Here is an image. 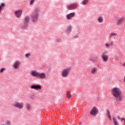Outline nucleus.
I'll use <instances>...</instances> for the list:
<instances>
[{
    "mask_svg": "<svg viewBox=\"0 0 125 125\" xmlns=\"http://www.w3.org/2000/svg\"><path fill=\"white\" fill-rule=\"evenodd\" d=\"M113 97L116 101H121L123 99V91L120 87H114L111 90Z\"/></svg>",
    "mask_w": 125,
    "mask_h": 125,
    "instance_id": "nucleus-1",
    "label": "nucleus"
},
{
    "mask_svg": "<svg viewBox=\"0 0 125 125\" xmlns=\"http://www.w3.org/2000/svg\"><path fill=\"white\" fill-rule=\"evenodd\" d=\"M39 10H36L33 13L32 18V22H36L38 20V18H39V16H40V14H39Z\"/></svg>",
    "mask_w": 125,
    "mask_h": 125,
    "instance_id": "nucleus-2",
    "label": "nucleus"
},
{
    "mask_svg": "<svg viewBox=\"0 0 125 125\" xmlns=\"http://www.w3.org/2000/svg\"><path fill=\"white\" fill-rule=\"evenodd\" d=\"M70 69L69 68H65L63 69L62 72V76L63 78H67L68 76H69V74L70 73Z\"/></svg>",
    "mask_w": 125,
    "mask_h": 125,
    "instance_id": "nucleus-3",
    "label": "nucleus"
},
{
    "mask_svg": "<svg viewBox=\"0 0 125 125\" xmlns=\"http://www.w3.org/2000/svg\"><path fill=\"white\" fill-rule=\"evenodd\" d=\"M14 106L17 107V108H19V109H23L24 104H20V103L17 102L14 104Z\"/></svg>",
    "mask_w": 125,
    "mask_h": 125,
    "instance_id": "nucleus-4",
    "label": "nucleus"
},
{
    "mask_svg": "<svg viewBox=\"0 0 125 125\" xmlns=\"http://www.w3.org/2000/svg\"><path fill=\"white\" fill-rule=\"evenodd\" d=\"M67 7L68 9H70V10L75 9V8H77V7H78V4L74 3L71 5H69Z\"/></svg>",
    "mask_w": 125,
    "mask_h": 125,
    "instance_id": "nucleus-5",
    "label": "nucleus"
},
{
    "mask_svg": "<svg viewBox=\"0 0 125 125\" xmlns=\"http://www.w3.org/2000/svg\"><path fill=\"white\" fill-rule=\"evenodd\" d=\"M30 22V17L29 16H26L24 17L23 23H25L26 26L28 25V23Z\"/></svg>",
    "mask_w": 125,
    "mask_h": 125,
    "instance_id": "nucleus-6",
    "label": "nucleus"
},
{
    "mask_svg": "<svg viewBox=\"0 0 125 125\" xmlns=\"http://www.w3.org/2000/svg\"><path fill=\"white\" fill-rule=\"evenodd\" d=\"M97 113H98L97 109L96 108V107H94L92 110L90 112V114L92 115L93 116H95L97 115Z\"/></svg>",
    "mask_w": 125,
    "mask_h": 125,
    "instance_id": "nucleus-7",
    "label": "nucleus"
},
{
    "mask_svg": "<svg viewBox=\"0 0 125 125\" xmlns=\"http://www.w3.org/2000/svg\"><path fill=\"white\" fill-rule=\"evenodd\" d=\"M125 20V18H120L116 20V24L119 26V25H121V23L124 22Z\"/></svg>",
    "mask_w": 125,
    "mask_h": 125,
    "instance_id": "nucleus-8",
    "label": "nucleus"
},
{
    "mask_svg": "<svg viewBox=\"0 0 125 125\" xmlns=\"http://www.w3.org/2000/svg\"><path fill=\"white\" fill-rule=\"evenodd\" d=\"M38 78H40V79H45L46 78V74L44 72L39 73Z\"/></svg>",
    "mask_w": 125,
    "mask_h": 125,
    "instance_id": "nucleus-9",
    "label": "nucleus"
},
{
    "mask_svg": "<svg viewBox=\"0 0 125 125\" xmlns=\"http://www.w3.org/2000/svg\"><path fill=\"white\" fill-rule=\"evenodd\" d=\"M31 88L32 89H42V86L40 85H32L30 86Z\"/></svg>",
    "mask_w": 125,
    "mask_h": 125,
    "instance_id": "nucleus-10",
    "label": "nucleus"
},
{
    "mask_svg": "<svg viewBox=\"0 0 125 125\" xmlns=\"http://www.w3.org/2000/svg\"><path fill=\"white\" fill-rule=\"evenodd\" d=\"M15 15L18 18H20L22 15V10H19L15 12Z\"/></svg>",
    "mask_w": 125,
    "mask_h": 125,
    "instance_id": "nucleus-11",
    "label": "nucleus"
},
{
    "mask_svg": "<svg viewBox=\"0 0 125 125\" xmlns=\"http://www.w3.org/2000/svg\"><path fill=\"white\" fill-rule=\"evenodd\" d=\"M75 13H71L70 14H69L66 16V18L68 20H71V19H72L73 17H75Z\"/></svg>",
    "mask_w": 125,
    "mask_h": 125,
    "instance_id": "nucleus-12",
    "label": "nucleus"
},
{
    "mask_svg": "<svg viewBox=\"0 0 125 125\" xmlns=\"http://www.w3.org/2000/svg\"><path fill=\"white\" fill-rule=\"evenodd\" d=\"M102 58H103V60L104 62H107L108 61L109 56L108 55L103 54V55H102Z\"/></svg>",
    "mask_w": 125,
    "mask_h": 125,
    "instance_id": "nucleus-13",
    "label": "nucleus"
},
{
    "mask_svg": "<svg viewBox=\"0 0 125 125\" xmlns=\"http://www.w3.org/2000/svg\"><path fill=\"white\" fill-rule=\"evenodd\" d=\"M91 73L93 75H95L97 74V68L94 67L91 68Z\"/></svg>",
    "mask_w": 125,
    "mask_h": 125,
    "instance_id": "nucleus-14",
    "label": "nucleus"
},
{
    "mask_svg": "<svg viewBox=\"0 0 125 125\" xmlns=\"http://www.w3.org/2000/svg\"><path fill=\"white\" fill-rule=\"evenodd\" d=\"M39 74H40V73L38 72L37 71H31V75L33 77H39Z\"/></svg>",
    "mask_w": 125,
    "mask_h": 125,
    "instance_id": "nucleus-15",
    "label": "nucleus"
},
{
    "mask_svg": "<svg viewBox=\"0 0 125 125\" xmlns=\"http://www.w3.org/2000/svg\"><path fill=\"white\" fill-rule=\"evenodd\" d=\"M20 61L16 62L14 64V68H15V69H17V68L20 66Z\"/></svg>",
    "mask_w": 125,
    "mask_h": 125,
    "instance_id": "nucleus-16",
    "label": "nucleus"
},
{
    "mask_svg": "<svg viewBox=\"0 0 125 125\" xmlns=\"http://www.w3.org/2000/svg\"><path fill=\"white\" fill-rule=\"evenodd\" d=\"M106 112H107V115L108 119L110 120V121H112V116H111V113H110V110H107Z\"/></svg>",
    "mask_w": 125,
    "mask_h": 125,
    "instance_id": "nucleus-17",
    "label": "nucleus"
},
{
    "mask_svg": "<svg viewBox=\"0 0 125 125\" xmlns=\"http://www.w3.org/2000/svg\"><path fill=\"white\" fill-rule=\"evenodd\" d=\"M105 47H106V48H108L109 47H110V45H113V42H110L109 43H106L104 44Z\"/></svg>",
    "mask_w": 125,
    "mask_h": 125,
    "instance_id": "nucleus-18",
    "label": "nucleus"
},
{
    "mask_svg": "<svg viewBox=\"0 0 125 125\" xmlns=\"http://www.w3.org/2000/svg\"><path fill=\"white\" fill-rule=\"evenodd\" d=\"M113 121L114 125H119V123L118 122V120L115 118L114 117H113Z\"/></svg>",
    "mask_w": 125,
    "mask_h": 125,
    "instance_id": "nucleus-19",
    "label": "nucleus"
},
{
    "mask_svg": "<svg viewBox=\"0 0 125 125\" xmlns=\"http://www.w3.org/2000/svg\"><path fill=\"white\" fill-rule=\"evenodd\" d=\"M5 7V4L4 3H2L0 6V13L1 12V10H2V7Z\"/></svg>",
    "mask_w": 125,
    "mask_h": 125,
    "instance_id": "nucleus-20",
    "label": "nucleus"
},
{
    "mask_svg": "<svg viewBox=\"0 0 125 125\" xmlns=\"http://www.w3.org/2000/svg\"><path fill=\"white\" fill-rule=\"evenodd\" d=\"M71 97H72V95L71 94V92L68 91L66 93V97L67 98H71Z\"/></svg>",
    "mask_w": 125,
    "mask_h": 125,
    "instance_id": "nucleus-21",
    "label": "nucleus"
},
{
    "mask_svg": "<svg viewBox=\"0 0 125 125\" xmlns=\"http://www.w3.org/2000/svg\"><path fill=\"white\" fill-rule=\"evenodd\" d=\"M98 21L99 23H102L103 22V18L102 17H99L98 18Z\"/></svg>",
    "mask_w": 125,
    "mask_h": 125,
    "instance_id": "nucleus-22",
    "label": "nucleus"
},
{
    "mask_svg": "<svg viewBox=\"0 0 125 125\" xmlns=\"http://www.w3.org/2000/svg\"><path fill=\"white\" fill-rule=\"evenodd\" d=\"M82 3L83 5H86V4L88 3V0H83L82 1Z\"/></svg>",
    "mask_w": 125,
    "mask_h": 125,
    "instance_id": "nucleus-23",
    "label": "nucleus"
},
{
    "mask_svg": "<svg viewBox=\"0 0 125 125\" xmlns=\"http://www.w3.org/2000/svg\"><path fill=\"white\" fill-rule=\"evenodd\" d=\"M71 31H72V27L71 26L68 27L66 29V32L67 33H70V32H71Z\"/></svg>",
    "mask_w": 125,
    "mask_h": 125,
    "instance_id": "nucleus-24",
    "label": "nucleus"
},
{
    "mask_svg": "<svg viewBox=\"0 0 125 125\" xmlns=\"http://www.w3.org/2000/svg\"><path fill=\"white\" fill-rule=\"evenodd\" d=\"M116 36H117V33H114V32H112V33L110 34V38H112V37H116Z\"/></svg>",
    "mask_w": 125,
    "mask_h": 125,
    "instance_id": "nucleus-25",
    "label": "nucleus"
},
{
    "mask_svg": "<svg viewBox=\"0 0 125 125\" xmlns=\"http://www.w3.org/2000/svg\"><path fill=\"white\" fill-rule=\"evenodd\" d=\"M35 0H30L29 3L31 5H33L34 4V3L35 2Z\"/></svg>",
    "mask_w": 125,
    "mask_h": 125,
    "instance_id": "nucleus-26",
    "label": "nucleus"
},
{
    "mask_svg": "<svg viewBox=\"0 0 125 125\" xmlns=\"http://www.w3.org/2000/svg\"><path fill=\"white\" fill-rule=\"evenodd\" d=\"M30 56H31V54L27 53L25 55V57H26V58H29Z\"/></svg>",
    "mask_w": 125,
    "mask_h": 125,
    "instance_id": "nucleus-27",
    "label": "nucleus"
},
{
    "mask_svg": "<svg viewBox=\"0 0 125 125\" xmlns=\"http://www.w3.org/2000/svg\"><path fill=\"white\" fill-rule=\"evenodd\" d=\"M5 71V68H1V69H0V72L1 73H3L4 71Z\"/></svg>",
    "mask_w": 125,
    "mask_h": 125,
    "instance_id": "nucleus-28",
    "label": "nucleus"
},
{
    "mask_svg": "<svg viewBox=\"0 0 125 125\" xmlns=\"http://www.w3.org/2000/svg\"><path fill=\"white\" fill-rule=\"evenodd\" d=\"M27 110H30L31 109V105L30 104H27Z\"/></svg>",
    "mask_w": 125,
    "mask_h": 125,
    "instance_id": "nucleus-29",
    "label": "nucleus"
},
{
    "mask_svg": "<svg viewBox=\"0 0 125 125\" xmlns=\"http://www.w3.org/2000/svg\"><path fill=\"white\" fill-rule=\"evenodd\" d=\"M11 125L10 122L9 121H7L6 124V125Z\"/></svg>",
    "mask_w": 125,
    "mask_h": 125,
    "instance_id": "nucleus-30",
    "label": "nucleus"
},
{
    "mask_svg": "<svg viewBox=\"0 0 125 125\" xmlns=\"http://www.w3.org/2000/svg\"><path fill=\"white\" fill-rule=\"evenodd\" d=\"M121 121H125V119L124 118H121Z\"/></svg>",
    "mask_w": 125,
    "mask_h": 125,
    "instance_id": "nucleus-31",
    "label": "nucleus"
},
{
    "mask_svg": "<svg viewBox=\"0 0 125 125\" xmlns=\"http://www.w3.org/2000/svg\"><path fill=\"white\" fill-rule=\"evenodd\" d=\"M91 60H92V61H95V60H93L92 59H91Z\"/></svg>",
    "mask_w": 125,
    "mask_h": 125,
    "instance_id": "nucleus-32",
    "label": "nucleus"
},
{
    "mask_svg": "<svg viewBox=\"0 0 125 125\" xmlns=\"http://www.w3.org/2000/svg\"><path fill=\"white\" fill-rule=\"evenodd\" d=\"M124 83H125V77H124Z\"/></svg>",
    "mask_w": 125,
    "mask_h": 125,
    "instance_id": "nucleus-33",
    "label": "nucleus"
}]
</instances>
